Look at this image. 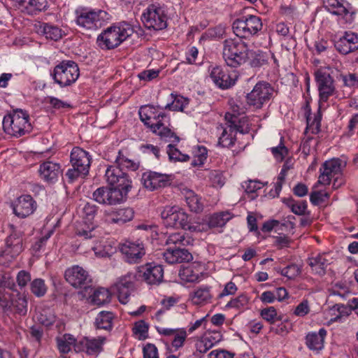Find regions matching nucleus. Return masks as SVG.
<instances>
[{
  "instance_id": "nucleus-4",
  "label": "nucleus",
  "mask_w": 358,
  "mask_h": 358,
  "mask_svg": "<svg viewBox=\"0 0 358 358\" xmlns=\"http://www.w3.org/2000/svg\"><path fill=\"white\" fill-rule=\"evenodd\" d=\"M72 169L66 173L69 182H73L80 176H85L89 173L90 158L89 153L79 147L73 148L70 160Z\"/></svg>"
},
{
  "instance_id": "nucleus-33",
  "label": "nucleus",
  "mask_w": 358,
  "mask_h": 358,
  "mask_svg": "<svg viewBox=\"0 0 358 358\" xmlns=\"http://www.w3.org/2000/svg\"><path fill=\"white\" fill-rule=\"evenodd\" d=\"M124 176V172L117 166H110L106 171L105 176L106 180L113 187L118 183L120 178Z\"/></svg>"
},
{
  "instance_id": "nucleus-50",
  "label": "nucleus",
  "mask_w": 358,
  "mask_h": 358,
  "mask_svg": "<svg viewBox=\"0 0 358 358\" xmlns=\"http://www.w3.org/2000/svg\"><path fill=\"white\" fill-rule=\"evenodd\" d=\"M115 162L120 166H124L128 169H130L132 171H136L138 169V164L135 163L134 161L129 159L125 156H124L122 153V151H119L118 156L115 159Z\"/></svg>"
},
{
  "instance_id": "nucleus-2",
  "label": "nucleus",
  "mask_w": 358,
  "mask_h": 358,
  "mask_svg": "<svg viewBox=\"0 0 358 358\" xmlns=\"http://www.w3.org/2000/svg\"><path fill=\"white\" fill-rule=\"evenodd\" d=\"M29 114L22 110H13V113L4 116L3 120V129L4 131L12 136H22L31 129V124L29 122Z\"/></svg>"
},
{
  "instance_id": "nucleus-41",
  "label": "nucleus",
  "mask_w": 358,
  "mask_h": 358,
  "mask_svg": "<svg viewBox=\"0 0 358 358\" xmlns=\"http://www.w3.org/2000/svg\"><path fill=\"white\" fill-rule=\"evenodd\" d=\"M289 159L285 161V162L284 163V164L282 166V169L280 174L278 175V181L275 185V194L273 195V197L278 196V195L282 189V186L283 182H285L287 172L288 171V170H289L291 169V166L289 164Z\"/></svg>"
},
{
  "instance_id": "nucleus-11",
  "label": "nucleus",
  "mask_w": 358,
  "mask_h": 358,
  "mask_svg": "<svg viewBox=\"0 0 358 358\" xmlns=\"http://www.w3.org/2000/svg\"><path fill=\"white\" fill-rule=\"evenodd\" d=\"M245 97L248 105L257 109L261 108L268 101V83L265 81L258 82Z\"/></svg>"
},
{
  "instance_id": "nucleus-19",
  "label": "nucleus",
  "mask_w": 358,
  "mask_h": 358,
  "mask_svg": "<svg viewBox=\"0 0 358 358\" xmlns=\"http://www.w3.org/2000/svg\"><path fill=\"white\" fill-rule=\"evenodd\" d=\"M163 256L165 261L170 264L189 262L193 259L192 255L187 249L178 245L169 247Z\"/></svg>"
},
{
  "instance_id": "nucleus-23",
  "label": "nucleus",
  "mask_w": 358,
  "mask_h": 358,
  "mask_svg": "<svg viewBox=\"0 0 358 358\" xmlns=\"http://www.w3.org/2000/svg\"><path fill=\"white\" fill-rule=\"evenodd\" d=\"M327 10L334 15L346 16L350 14L352 16L355 14L352 7L345 0H327Z\"/></svg>"
},
{
  "instance_id": "nucleus-14",
  "label": "nucleus",
  "mask_w": 358,
  "mask_h": 358,
  "mask_svg": "<svg viewBox=\"0 0 358 358\" xmlns=\"http://www.w3.org/2000/svg\"><path fill=\"white\" fill-rule=\"evenodd\" d=\"M106 340L105 337L90 339L83 337L75 343V351L76 352H85L88 356H96L103 350V344Z\"/></svg>"
},
{
  "instance_id": "nucleus-27",
  "label": "nucleus",
  "mask_w": 358,
  "mask_h": 358,
  "mask_svg": "<svg viewBox=\"0 0 358 358\" xmlns=\"http://www.w3.org/2000/svg\"><path fill=\"white\" fill-rule=\"evenodd\" d=\"M327 334L324 329H320L318 334L312 333L306 336V344L313 350H320L324 346V338Z\"/></svg>"
},
{
  "instance_id": "nucleus-21",
  "label": "nucleus",
  "mask_w": 358,
  "mask_h": 358,
  "mask_svg": "<svg viewBox=\"0 0 358 358\" xmlns=\"http://www.w3.org/2000/svg\"><path fill=\"white\" fill-rule=\"evenodd\" d=\"M341 161L339 159H333L330 161H326L322 165L324 171H322V169H320L321 173L319 176L317 183L324 184V182L322 181L321 178H324V177H327V184L329 185L331 182V177H334L335 175H338L341 173Z\"/></svg>"
},
{
  "instance_id": "nucleus-47",
  "label": "nucleus",
  "mask_w": 358,
  "mask_h": 358,
  "mask_svg": "<svg viewBox=\"0 0 358 358\" xmlns=\"http://www.w3.org/2000/svg\"><path fill=\"white\" fill-rule=\"evenodd\" d=\"M16 299H12L11 306H14L16 311L21 315H25L27 312V301L24 296L17 294Z\"/></svg>"
},
{
  "instance_id": "nucleus-55",
  "label": "nucleus",
  "mask_w": 358,
  "mask_h": 358,
  "mask_svg": "<svg viewBox=\"0 0 358 358\" xmlns=\"http://www.w3.org/2000/svg\"><path fill=\"white\" fill-rule=\"evenodd\" d=\"M97 211V207L90 203H87L83 208L84 217L90 222L94 220Z\"/></svg>"
},
{
  "instance_id": "nucleus-45",
  "label": "nucleus",
  "mask_w": 358,
  "mask_h": 358,
  "mask_svg": "<svg viewBox=\"0 0 358 358\" xmlns=\"http://www.w3.org/2000/svg\"><path fill=\"white\" fill-rule=\"evenodd\" d=\"M247 17L236 19L232 25L234 33L240 37H246Z\"/></svg>"
},
{
  "instance_id": "nucleus-43",
  "label": "nucleus",
  "mask_w": 358,
  "mask_h": 358,
  "mask_svg": "<svg viewBox=\"0 0 358 358\" xmlns=\"http://www.w3.org/2000/svg\"><path fill=\"white\" fill-rule=\"evenodd\" d=\"M167 153L171 161L187 162L189 159L187 155L182 154L178 149L172 144L168 145Z\"/></svg>"
},
{
  "instance_id": "nucleus-36",
  "label": "nucleus",
  "mask_w": 358,
  "mask_h": 358,
  "mask_svg": "<svg viewBox=\"0 0 358 358\" xmlns=\"http://www.w3.org/2000/svg\"><path fill=\"white\" fill-rule=\"evenodd\" d=\"M230 218V214L228 212L215 213L209 218L208 226L210 228L223 227Z\"/></svg>"
},
{
  "instance_id": "nucleus-60",
  "label": "nucleus",
  "mask_w": 358,
  "mask_h": 358,
  "mask_svg": "<svg viewBox=\"0 0 358 358\" xmlns=\"http://www.w3.org/2000/svg\"><path fill=\"white\" fill-rule=\"evenodd\" d=\"M187 338V332L185 330H180L175 334L174 338L172 341V345L176 349L181 347Z\"/></svg>"
},
{
  "instance_id": "nucleus-57",
  "label": "nucleus",
  "mask_w": 358,
  "mask_h": 358,
  "mask_svg": "<svg viewBox=\"0 0 358 358\" xmlns=\"http://www.w3.org/2000/svg\"><path fill=\"white\" fill-rule=\"evenodd\" d=\"M331 310L338 311L339 315L334 318H331L330 320L331 322H336L338 320L341 319L343 315L348 316L351 313V309L343 304H335L332 307Z\"/></svg>"
},
{
  "instance_id": "nucleus-49",
  "label": "nucleus",
  "mask_w": 358,
  "mask_h": 358,
  "mask_svg": "<svg viewBox=\"0 0 358 358\" xmlns=\"http://www.w3.org/2000/svg\"><path fill=\"white\" fill-rule=\"evenodd\" d=\"M301 272V268L298 265L292 264L282 268L280 271V274L289 279H293L297 277Z\"/></svg>"
},
{
  "instance_id": "nucleus-30",
  "label": "nucleus",
  "mask_w": 358,
  "mask_h": 358,
  "mask_svg": "<svg viewBox=\"0 0 358 358\" xmlns=\"http://www.w3.org/2000/svg\"><path fill=\"white\" fill-rule=\"evenodd\" d=\"M91 297L94 304L102 306L110 301L111 294L107 289L99 287L94 291Z\"/></svg>"
},
{
  "instance_id": "nucleus-51",
  "label": "nucleus",
  "mask_w": 358,
  "mask_h": 358,
  "mask_svg": "<svg viewBox=\"0 0 358 358\" xmlns=\"http://www.w3.org/2000/svg\"><path fill=\"white\" fill-rule=\"evenodd\" d=\"M113 187L118 188L120 190H122V192H125V193L128 194L132 188V181L128 174L124 173L123 177L120 178L118 183H117Z\"/></svg>"
},
{
  "instance_id": "nucleus-61",
  "label": "nucleus",
  "mask_w": 358,
  "mask_h": 358,
  "mask_svg": "<svg viewBox=\"0 0 358 358\" xmlns=\"http://www.w3.org/2000/svg\"><path fill=\"white\" fill-rule=\"evenodd\" d=\"M143 358H159L157 347L152 343H148L143 347Z\"/></svg>"
},
{
  "instance_id": "nucleus-38",
  "label": "nucleus",
  "mask_w": 358,
  "mask_h": 358,
  "mask_svg": "<svg viewBox=\"0 0 358 358\" xmlns=\"http://www.w3.org/2000/svg\"><path fill=\"white\" fill-rule=\"evenodd\" d=\"M125 192L120 190L118 188L110 187L109 188V196L108 205H116L123 202L127 196Z\"/></svg>"
},
{
  "instance_id": "nucleus-6",
  "label": "nucleus",
  "mask_w": 358,
  "mask_h": 358,
  "mask_svg": "<svg viewBox=\"0 0 358 358\" xmlns=\"http://www.w3.org/2000/svg\"><path fill=\"white\" fill-rule=\"evenodd\" d=\"M51 75L56 83L64 87L76 81L80 75L79 68L73 61L64 60L54 68Z\"/></svg>"
},
{
  "instance_id": "nucleus-54",
  "label": "nucleus",
  "mask_w": 358,
  "mask_h": 358,
  "mask_svg": "<svg viewBox=\"0 0 358 358\" xmlns=\"http://www.w3.org/2000/svg\"><path fill=\"white\" fill-rule=\"evenodd\" d=\"M48 6L46 0H29L27 9H30L29 13H33L35 11H41L45 10Z\"/></svg>"
},
{
  "instance_id": "nucleus-34",
  "label": "nucleus",
  "mask_w": 358,
  "mask_h": 358,
  "mask_svg": "<svg viewBox=\"0 0 358 358\" xmlns=\"http://www.w3.org/2000/svg\"><path fill=\"white\" fill-rule=\"evenodd\" d=\"M113 315L111 312H101L96 318V325L98 329L110 330L112 328Z\"/></svg>"
},
{
  "instance_id": "nucleus-48",
  "label": "nucleus",
  "mask_w": 358,
  "mask_h": 358,
  "mask_svg": "<svg viewBox=\"0 0 358 358\" xmlns=\"http://www.w3.org/2000/svg\"><path fill=\"white\" fill-rule=\"evenodd\" d=\"M38 322L43 326L50 327L55 322V316L49 310H44L37 317Z\"/></svg>"
},
{
  "instance_id": "nucleus-52",
  "label": "nucleus",
  "mask_w": 358,
  "mask_h": 358,
  "mask_svg": "<svg viewBox=\"0 0 358 358\" xmlns=\"http://www.w3.org/2000/svg\"><path fill=\"white\" fill-rule=\"evenodd\" d=\"M31 292L37 296H42L46 292L45 282L41 279H36L31 283Z\"/></svg>"
},
{
  "instance_id": "nucleus-53",
  "label": "nucleus",
  "mask_w": 358,
  "mask_h": 358,
  "mask_svg": "<svg viewBox=\"0 0 358 358\" xmlns=\"http://www.w3.org/2000/svg\"><path fill=\"white\" fill-rule=\"evenodd\" d=\"M12 299L10 293L5 292V289H0V308L3 312L11 307Z\"/></svg>"
},
{
  "instance_id": "nucleus-5",
  "label": "nucleus",
  "mask_w": 358,
  "mask_h": 358,
  "mask_svg": "<svg viewBox=\"0 0 358 358\" xmlns=\"http://www.w3.org/2000/svg\"><path fill=\"white\" fill-rule=\"evenodd\" d=\"M161 217L166 227L194 231L196 227L192 224L189 215L176 206H167L161 213Z\"/></svg>"
},
{
  "instance_id": "nucleus-44",
  "label": "nucleus",
  "mask_w": 358,
  "mask_h": 358,
  "mask_svg": "<svg viewBox=\"0 0 358 358\" xmlns=\"http://www.w3.org/2000/svg\"><path fill=\"white\" fill-rule=\"evenodd\" d=\"M109 196V188L101 187L96 189L93 194V199L101 204H108Z\"/></svg>"
},
{
  "instance_id": "nucleus-18",
  "label": "nucleus",
  "mask_w": 358,
  "mask_h": 358,
  "mask_svg": "<svg viewBox=\"0 0 358 358\" xmlns=\"http://www.w3.org/2000/svg\"><path fill=\"white\" fill-rule=\"evenodd\" d=\"M96 43L101 49L111 50L117 47L122 40L120 38V34H117L116 27H108L97 37Z\"/></svg>"
},
{
  "instance_id": "nucleus-15",
  "label": "nucleus",
  "mask_w": 358,
  "mask_h": 358,
  "mask_svg": "<svg viewBox=\"0 0 358 358\" xmlns=\"http://www.w3.org/2000/svg\"><path fill=\"white\" fill-rule=\"evenodd\" d=\"M170 180V176L150 171L143 173L141 177L144 187L150 191L169 185Z\"/></svg>"
},
{
  "instance_id": "nucleus-17",
  "label": "nucleus",
  "mask_w": 358,
  "mask_h": 358,
  "mask_svg": "<svg viewBox=\"0 0 358 358\" xmlns=\"http://www.w3.org/2000/svg\"><path fill=\"white\" fill-rule=\"evenodd\" d=\"M336 49L343 55H348L358 50V34L352 31H345L334 43Z\"/></svg>"
},
{
  "instance_id": "nucleus-22",
  "label": "nucleus",
  "mask_w": 358,
  "mask_h": 358,
  "mask_svg": "<svg viewBox=\"0 0 358 358\" xmlns=\"http://www.w3.org/2000/svg\"><path fill=\"white\" fill-rule=\"evenodd\" d=\"M210 78L216 85L222 89H227L234 85L236 79L224 71L220 66L214 67L210 72Z\"/></svg>"
},
{
  "instance_id": "nucleus-64",
  "label": "nucleus",
  "mask_w": 358,
  "mask_h": 358,
  "mask_svg": "<svg viewBox=\"0 0 358 358\" xmlns=\"http://www.w3.org/2000/svg\"><path fill=\"white\" fill-rule=\"evenodd\" d=\"M134 333L140 334L141 336L145 334L148 331V324L143 320H140L134 324L133 328Z\"/></svg>"
},
{
  "instance_id": "nucleus-12",
  "label": "nucleus",
  "mask_w": 358,
  "mask_h": 358,
  "mask_svg": "<svg viewBox=\"0 0 358 358\" xmlns=\"http://www.w3.org/2000/svg\"><path fill=\"white\" fill-rule=\"evenodd\" d=\"M120 252L129 263H138L145 255V251L142 241H127L120 245Z\"/></svg>"
},
{
  "instance_id": "nucleus-40",
  "label": "nucleus",
  "mask_w": 358,
  "mask_h": 358,
  "mask_svg": "<svg viewBox=\"0 0 358 358\" xmlns=\"http://www.w3.org/2000/svg\"><path fill=\"white\" fill-rule=\"evenodd\" d=\"M188 195L186 196V201L192 211L198 213L203 210V204L199 198L195 195L191 190L187 191Z\"/></svg>"
},
{
  "instance_id": "nucleus-31",
  "label": "nucleus",
  "mask_w": 358,
  "mask_h": 358,
  "mask_svg": "<svg viewBox=\"0 0 358 358\" xmlns=\"http://www.w3.org/2000/svg\"><path fill=\"white\" fill-rule=\"evenodd\" d=\"M282 202L286 204L294 214L298 215L306 214L307 209V202L306 201L295 202L292 197H289L284 198Z\"/></svg>"
},
{
  "instance_id": "nucleus-63",
  "label": "nucleus",
  "mask_w": 358,
  "mask_h": 358,
  "mask_svg": "<svg viewBox=\"0 0 358 358\" xmlns=\"http://www.w3.org/2000/svg\"><path fill=\"white\" fill-rule=\"evenodd\" d=\"M116 29L117 34H120V38L122 40V42L126 40L133 33V29L127 24L116 27Z\"/></svg>"
},
{
  "instance_id": "nucleus-3",
  "label": "nucleus",
  "mask_w": 358,
  "mask_h": 358,
  "mask_svg": "<svg viewBox=\"0 0 358 358\" xmlns=\"http://www.w3.org/2000/svg\"><path fill=\"white\" fill-rule=\"evenodd\" d=\"M139 116L141 120L146 125L150 130L159 136L161 138H172L173 142L178 143L180 138L173 132L168 127L165 126L162 120H157L155 122H151V120H154L155 115H157L154 111V107L150 105L142 106L139 110Z\"/></svg>"
},
{
  "instance_id": "nucleus-7",
  "label": "nucleus",
  "mask_w": 358,
  "mask_h": 358,
  "mask_svg": "<svg viewBox=\"0 0 358 358\" xmlns=\"http://www.w3.org/2000/svg\"><path fill=\"white\" fill-rule=\"evenodd\" d=\"M11 234L6 239V245L0 252V264L7 266L22 251V233L10 225Z\"/></svg>"
},
{
  "instance_id": "nucleus-46",
  "label": "nucleus",
  "mask_w": 358,
  "mask_h": 358,
  "mask_svg": "<svg viewBox=\"0 0 358 358\" xmlns=\"http://www.w3.org/2000/svg\"><path fill=\"white\" fill-rule=\"evenodd\" d=\"M211 298L208 287L199 288L194 292L193 301L196 304L207 301Z\"/></svg>"
},
{
  "instance_id": "nucleus-1",
  "label": "nucleus",
  "mask_w": 358,
  "mask_h": 358,
  "mask_svg": "<svg viewBox=\"0 0 358 358\" xmlns=\"http://www.w3.org/2000/svg\"><path fill=\"white\" fill-rule=\"evenodd\" d=\"M223 58L227 66L236 68L250 58L247 44L241 38H229L224 41Z\"/></svg>"
},
{
  "instance_id": "nucleus-28",
  "label": "nucleus",
  "mask_w": 358,
  "mask_h": 358,
  "mask_svg": "<svg viewBox=\"0 0 358 358\" xmlns=\"http://www.w3.org/2000/svg\"><path fill=\"white\" fill-rule=\"evenodd\" d=\"M276 316V310L274 307L270 306V332L283 335L287 332L286 326L280 322L281 317Z\"/></svg>"
},
{
  "instance_id": "nucleus-25",
  "label": "nucleus",
  "mask_w": 358,
  "mask_h": 358,
  "mask_svg": "<svg viewBox=\"0 0 358 358\" xmlns=\"http://www.w3.org/2000/svg\"><path fill=\"white\" fill-rule=\"evenodd\" d=\"M39 172L45 180L53 182L61 174L62 170L59 164L52 162H45L41 164Z\"/></svg>"
},
{
  "instance_id": "nucleus-32",
  "label": "nucleus",
  "mask_w": 358,
  "mask_h": 358,
  "mask_svg": "<svg viewBox=\"0 0 358 358\" xmlns=\"http://www.w3.org/2000/svg\"><path fill=\"white\" fill-rule=\"evenodd\" d=\"M308 264L316 273L320 275L325 274L327 260L322 256L318 255L314 258H309L308 259Z\"/></svg>"
},
{
  "instance_id": "nucleus-37",
  "label": "nucleus",
  "mask_w": 358,
  "mask_h": 358,
  "mask_svg": "<svg viewBox=\"0 0 358 358\" xmlns=\"http://www.w3.org/2000/svg\"><path fill=\"white\" fill-rule=\"evenodd\" d=\"M249 56L251 58L250 64L253 67H259L267 63V54L262 50L250 51Z\"/></svg>"
},
{
  "instance_id": "nucleus-13",
  "label": "nucleus",
  "mask_w": 358,
  "mask_h": 358,
  "mask_svg": "<svg viewBox=\"0 0 358 358\" xmlns=\"http://www.w3.org/2000/svg\"><path fill=\"white\" fill-rule=\"evenodd\" d=\"M315 78L318 85L320 99L327 101L335 91L334 80L329 73L320 69L315 72Z\"/></svg>"
},
{
  "instance_id": "nucleus-24",
  "label": "nucleus",
  "mask_w": 358,
  "mask_h": 358,
  "mask_svg": "<svg viewBox=\"0 0 358 358\" xmlns=\"http://www.w3.org/2000/svg\"><path fill=\"white\" fill-rule=\"evenodd\" d=\"M134 217L131 208H122L117 211H106V221L108 223L124 224Z\"/></svg>"
},
{
  "instance_id": "nucleus-59",
  "label": "nucleus",
  "mask_w": 358,
  "mask_h": 358,
  "mask_svg": "<svg viewBox=\"0 0 358 358\" xmlns=\"http://www.w3.org/2000/svg\"><path fill=\"white\" fill-rule=\"evenodd\" d=\"M242 187L247 193H254L262 188V184L259 181L250 180L245 181Z\"/></svg>"
},
{
  "instance_id": "nucleus-35",
  "label": "nucleus",
  "mask_w": 358,
  "mask_h": 358,
  "mask_svg": "<svg viewBox=\"0 0 358 358\" xmlns=\"http://www.w3.org/2000/svg\"><path fill=\"white\" fill-rule=\"evenodd\" d=\"M273 157L277 162H281L289 153V150L285 145L284 137L280 136L279 144L270 148Z\"/></svg>"
},
{
  "instance_id": "nucleus-20",
  "label": "nucleus",
  "mask_w": 358,
  "mask_h": 358,
  "mask_svg": "<svg viewBox=\"0 0 358 358\" xmlns=\"http://www.w3.org/2000/svg\"><path fill=\"white\" fill-rule=\"evenodd\" d=\"M113 287L117 292L120 302L126 304L131 291L134 289V284L131 280L130 275H127L120 277Z\"/></svg>"
},
{
  "instance_id": "nucleus-62",
  "label": "nucleus",
  "mask_w": 358,
  "mask_h": 358,
  "mask_svg": "<svg viewBox=\"0 0 358 358\" xmlns=\"http://www.w3.org/2000/svg\"><path fill=\"white\" fill-rule=\"evenodd\" d=\"M273 238L275 239L274 245L280 249L288 247L291 242L290 238L281 232H279V236H273Z\"/></svg>"
},
{
  "instance_id": "nucleus-56",
  "label": "nucleus",
  "mask_w": 358,
  "mask_h": 358,
  "mask_svg": "<svg viewBox=\"0 0 358 358\" xmlns=\"http://www.w3.org/2000/svg\"><path fill=\"white\" fill-rule=\"evenodd\" d=\"M287 292L284 287H278L275 291L270 292V303L273 302L275 300L281 301L287 296Z\"/></svg>"
},
{
  "instance_id": "nucleus-39",
  "label": "nucleus",
  "mask_w": 358,
  "mask_h": 358,
  "mask_svg": "<svg viewBox=\"0 0 358 358\" xmlns=\"http://www.w3.org/2000/svg\"><path fill=\"white\" fill-rule=\"evenodd\" d=\"M262 27V23L259 17L250 15L247 17L246 36L256 34Z\"/></svg>"
},
{
  "instance_id": "nucleus-29",
  "label": "nucleus",
  "mask_w": 358,
  "mask_h": 358,
  "mask_svg": "<svg viewBox=\"0 0 358 358\" xmlns=\"http://www.w3.org/2000/svg\"><path fill=\"white\" fill-rule=\"evenodd\" d=\"M56 340L58 350L64 354L69 352L72 345L75 348V343H77L76 338L69 334H65L62 337L57 338Z\"/></svg>"
},
{
  "instance_id": "nucleus-42",
  "label": "nucleus",
  "mask_w": 358,
  "mask_h": 358,
  "mask_svg": "<svg viewBox=\"0 0 358 358\" xmlns=\"http://www.w3.org/2000/svg\"><path fill=\"white\" fill-rule=\"evenodd\" d=\"M43 33L47 38L58 41L62 38V31L57 27L45 24L43 27Z\"/></svg>"
},
{
  "instance_id": "nucleus-8",
  "label": "nucleus",
  "mask_w": 358,
  "mask_h": 358,
  "mask_svg": "<svg viewBox=\"0 0 358 358\" xmlns=\"http://www.w3.org/2000/svg\"><path fill=\"white\" fill-rule=\"evenodd\" d=\"M141 20L148 29L162 30L167 27L166 17L160 8L152 4L143 13Z\"/></svg>"
},
{
  "instance_id": "nucleus-16",
  "label": "nucleus",
  "mask_w": 358,
  "mask_h": 358,
  "mask_svg": "<svg viewBox=\"0 0 358 358\" xmlns=\"http://www.w3.org/2000/svg\"><path fill=\"white\" fill-rule=\"evenodd\" d=\"M13 213L20 218H25L31 215L36 209V203L31 195L19 196L12 205Z\"/></svg>"
},
{
  "instance_id": "nucleus-26",
  "label": "nucleus",
  "mask_w": 358,
  "mask_h": 358,
  "mask_svg": "<svg viewBox=\"0 0 358 358\" xmlns=\"http://www.w3.org/2000/svg\"><path fill=\"white\" fill-rule=\"evenodd\" d=\"M99 20V13L94 11L83 12L78 16L76 22L81 27L92 29L96 27V22Z\"/></svg>"
},
{
  "instance_id": "nucleus-9",
  "label": "nucleus",
  "mask_w": 358,
  "mask_h": 358,
  "mask_svg": "<svg viewBox=\"0 0 358 358\" xmlns=\"http://www.w3.org/2000/svg\"><path fill=\"white\" fill-rule=\"evenodd\" d=\"M66 280L75 288H84L86 291L88 289H92L90 283L92 280L83 267L73 266L66 270L64 273Z\"/></svg>"
},
{
  "instance_id": "nucleus-58",
  "label": "nucleus",
  "mask_w": 358,
  "mask_h": 358,
  "mask_svg": "<svg viewBox=\"0 0 358 358\" xmlns=\"http://www.w3.org/2000/svg\"><path fill=\"white\" fill-rule=\"evenodd\" d=\"M213 345V343L211 342V341L208 338H205L196 342V352H199V355H201L206 352L210 348H212Z\"/></svg>"
},
{
  "instance_id": "nucleus-10",
  "label": "nucleus",
  "mask_w": 358,
  "mask_h": 358,
  "mask_svg": "<svg viewBox=\"0 0 358 358\" xmlns=\"http://www.w3.org/2000/svg\"><path fill=\"white\" fill-rule=\"evenodd\" d=\"M138 275L147 284L158 285L163 282L164 268L160 264L147 263L138 268Z\"/></svg>"
}]
</instances>
